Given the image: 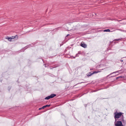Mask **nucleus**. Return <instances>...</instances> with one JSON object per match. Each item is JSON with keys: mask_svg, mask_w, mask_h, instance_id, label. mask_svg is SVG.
Listing matches in <instances>:
<instances>
[{"mask_svg": "<svg viewBox=\"0 0 126 126\" xmlns=\"http://www.w3.org/2000/svg\"><path fill=\"white\" fill-rule=\"evenodd\" d=\"M6 39H7L8 40L10 41H11L12 38H11V37H9L8 36H7L5 38Z\"/></svg>", "mask_w": 126, "mask_h": 126, "instance_id": "0eeeda50", "label": "nucleus"}, {"mask_svg": "<svg viewBox=\"0 0 126 126\" xmlns=\"http://www.w3.org/2000/svg\"><path fill=\"white\" fill-rule=\"evenodd\" d=\"M100 72V71H94L93 72V74H94L95 73H97L99 72Z\"/></svg>", "mask_w": 126, "mask_h": 126, "instance_id": "9b49d317", "label": "nucleus"}, {"mask_svg": "<svg viewBox=\"0 0 126 126\" xmlns=\"http://www.w3.org/2000/svg\"><path fill=\"white\" fill-rule=\"evenodd\" d=\"M110 30L109 29H106L104 30V32H110Z\"/></svg>", "mask_w": 126, "mask_h": 126, "instance_id": "9d476101", "label": "nucleus"}, {"mask_svg": "<svg viewBox=\"0 0 126 126\" xmlns=\"http://www.w3.org/2000/svg\"><path fill=\"white\" fill-rule=\"evenodd\" d=\"M11 88H9V91L10 90V89Z\"/></svg>", "mask_w": 126, "mask_h": 126, "instance_id": "a878e982", "label": "nucleus"}, {"mask_svg": "<svg viewBox=\"0 0 126 126\" xmlns=\"http://www.w3.org/2000/svg\"><path fill=\"white\" fill-rule=\"evenodd\" d=\"M120 23L122 24L123 25L125 24V23Z\"/></svg>", "mask_w": 126, "mask_h": 126, "instance_id": "aec40b11", "label": "nucleus"}, {"mask_svg": "<svg viewBox=\"0 0 126 126\" xmlns=\"http://www.w3.org/2000/svg\"><path fill=\"white\" fill-rule=\"evenodd\" d=\"M45 100H48L49 99V98L48 97V96H47L45 98Z\"/></svg>", "mask_w": 126, "mask_h": 126, "instance_id": "ddd939ff", "label": "nucleus"}, {"mask_svg": "<svg viewBox=\"0 0 126 126\" xmlns=\"http://www.w3.org/2000/svg\"><path fill=\"white\" fill-rule=\"evenodd\" d=\"M79 56L78 54L77 53L76 54L75 57H78Z\"/></svg>", "mask_w": 126, "mask_h": 126, "instance_id": "f3484780", "label": "nucleus"}, {"mask_svg": "<svg viewBox=\"0 0 126 126\" xmlns=\"http://www.w3.org/2000/svg\"><path fill=\"white\" fill-rule=\"evenodd\" d=\"M42 109V107L41 108H39V110H40Z\"/></svg>", "mask_w": 126, "mask_h": 126, "instance_id": "6ab92c4d", "label": "nucleus"}, {"mask_svg": "<svg viewBox=\"0 0 126 126\" xmlns=\"http://www.w3.org/2000/svg\"><path fill=\"white\" fill-rule=\"evenodd\" d=\"M56 95L55 94H52L48 96V97L49 99L50 98H52L56 96Z\"/></svg>", "mask_w": 126, "mask_h": 126, "instance_id": "f03ea898", "label": "nucleus"}, {"mask_svg": "<svg viewBox=\"0 0 126 126\" xmlns=\"http://www.w3.org/2000/svg\"><path fill=\"white\" fill-rule=\"evenodd\" d=\"M93 74V72H89L87 74V75L88 76H90L92 75Z\"/></svg>", "mask_w": 126, "mask_h": 126, "instance_id": "39448f33", "label": "nucleus"}, {"mask_svg": "<svg viewBox=\"0 0 126 126\" xmlns=\"http://www.w3.org/2000/svg\"><path fill=\"white\" fill-rule=\"evenodd\" d=\"M120 39H115V40H117V41H118L119 40H120Z\"/></svg>", "mask_w": 126, "mask_h": 126, "instance_id": "412c9836", "label": "nucleus"}, {"mask_svg": "<svg viewBox=\"0 0 126 126\" xmlns=\"http://www.w3.org/2000/svg\"><path fill=\"white\" fill-rule=\"evenodd\" d=\"M124 58H126V57H124Z\"/></svg>", "mask_w": 126, "mask_h": 126, "instance_id": "c85d7f7f", "label": "nucleus"}, {"mask_svg": "<svg viewBox=\"0 0 126 126\" xmlns=\"http://www.w3.org/2000/svg\"><path fill=\"white\" fill-rule=\"evenodd\" d=\"M80 45L81 46L84 48H85L87 47V45L86 44L84 43H80Z\"/></svg>", "mask_w": 126, "mask_h": 126, "instance_id": "7ed1b4c3", "label": "nucleus"}, {"mask_svg": "<svg viewBox=\"0 0 126 126\" xmlns=\"http://www.w3.org/2000/svg\"><path fill=\"white\" fill-rule=\"evenodd\" d=\"M69 35V34H68L67 35H66V36H68Z\"/></svg>", "mask_w": 126, "mask_h": 126, "instance_id": "393cba45", "label": "nucleus"}, {"mask_svg": "<svg viewBox=\"0 0 126 126\" xmlns=\"http://www.w3.org/2000/svg\"><path fill=\"white\" fill-rule=\"evenodd\" d=\"M103 89V88H101V89H98V90H94L93 91V92H96L98 90H101V89Z\"/></svg>", "mask_w": 126, "mask_h": 126, "instance_id": "f8f14e48", "label": "nucleus"}, {"mask_svg": "<svg viewBox=\"0 0 126 126\" xmlns=\"http://www.w3.org/2000/svg\"><path fill=\"white\" fill-rule=\"evenodd\" d=\"M81 53V51H79L78 52V54H80Z\"/></svg>", "mask_w": 126, "mask_h": 126, "instance_id": "2eb2a0df", "label": "nucleus"}, {"mask_svg": "<svg viewBox=\"0 0 126 126\" xmlns=\"http://www.w3.org/2000/svg\"><path fill=\"white\" fill-rule=\"evenodd\" d=\"M123 19H122V20H116L117 21H118V22H119V21H121L122 20H123Z\"/></svg>", "mask_w": 126, "mask_h": 126, "instance_id": "dca6fc26", "label": "nucleus"}, {"mask_svg": "<svg viewBox=\"0 0 126 126\" xmlns=\"http://www.w3.org/2000/svg\"><path fill=\"white\" fill-rule=\"evenodd\" d=\"M120 61L121 62H122L123 61V60H120Z\"/></svg>", "mask_w": 126, "mask_h": 126, "instance_id": "5701e85b", "label": "nucleus"}, {"mask_svg": "<svg viewBox=\"0 0 126 126\" xmlns=\"http://www.w3.org/2000/svg\"><path fill=\"white\" fill-rule=\"evenodd\" d=\"M59 66V65H56V66H54V67H50V69H52V68H55V67H58Z\"/></svg>", "mask_w": 126, "mask_h": 126, "instance_id": "1a4fd4ad", "label": "nucleus"}, {"mask_svg": "<svg viewBox=\"0 0 126 126\" xmlns=\"http://www.w3.org/2000/svg\"><path fill=\"white\" fill-rule=\"evenodd\" d=\"M123 114V113L120 112H118L117 111L115 112L114 113V118L115 119V121L117 120V119H119L120 118H121L122 117V116H124L122 115V114Z\"/></svg>", "mask_w": 126, "mask_h": 126, "instance_id": "f257e3e1", "label": "nucleus"}, {"mask_svg": "<svg viewBox=\"0 0 126 126\" xmlns=\"http://www.w3.org/2000/svg\"><path fill=\"white\" fill-rule=\"evenodd\" d=\"M44 65H45V67H46L47 66H46V64H44Z\"/></svg>", "mask_w": 126, "mask_h": 126, "instance_id": "b1692460", "label": "nucleus"}, {"mask_svg": "<svg viewBox=\"0 0 126 126\" xmlns=\"http://www.w3.org/2000/svg\"><path fill=\"white\" fill-rule=\"evenodd\" d=\"M119 71H115V72H114L113 73H111L110 74L107 75V77H108L109 76L111 75L112 74H113V73H117Z\"/></svg>", "mask_w": 126, "mask_h": 126, "instance_id": "6e6552de", "label": "nucleus"}, {"mask_svg": "<svg viewBox=\"0 0 126 126\" xmlns=\"http://www.w3.org/2000/svg\"><path fill=\"white\" fill-rule=\"evenodd\" d=\"M50 106V105H47L45 106H43L42 107V109H44L45 108L47 107H49Z\"/></svg>", "mask_w": 126, "mask_h": 126, "instance_id": "423d86ee", "label": "nucleus"}, {"mask_svg": "<svg viewBox=\"0 0 126 126\" xmlns=\"http://www.w3.org/2000/svg\"><path fill=\"white\" fill-rule=\"evenodd\" d=\"M83 83V82H81V83H77V84H76L75 85H74V86H75V85H77V84H79V83Z\"/></svg>", "mask_w": 126, "mask_h": 126, "instance_id": "a211bd4d", "label": "nucleus"}, {"mask_svg": "<svg viewBox=\"0 0 126 126\" xmlns=\"http://www.w3.org/2000/svg\"><path fill=\"white\" fill-rule=\"evenodd\" d=\"M122 77L121 76H119L118 77H117L116 78V79H118L120 78H122Z\"/></svg>", "mask_w": 126, "mask_h": 126, "instance_id": "4468645a", "label": "nucleus"}, {"mask_svg": "<svg viewBox=\"0 0 126 126\" xmlns=\"http://www.w3.org/2000/svg\"><path fill=\"white\" fill-rule=\"evenodd\" d=\"M85 107H87V104H85Z\"/></svg>", "mask_w": 126, "mask_h": 126, "instance_id": "4be33fe9", "label": "nucleus"}, {"mask_svg": "<svg viewBox=\"0 0 126 126\" xmlns=\"http://www.w3.org/2000/svg\"><path fill=\"white\" fill-rule=\"evenodd\" d=\"M112 77V76H111V77Z\"/></svg>", "mask_w": 126, "mask_h": 126, "instance_id": "cd10ccee", "label": "nucleus"}, {"mask_svg": "<svg viewBox=\"0 0 126 126\" xmlns=\"http://www.w3.org/2000/svg\"><path fill=\"white\" fill-rule=\"evenodd\" d=\"M11 37L12 38V39H13L15 38H16V39H17L18 38V36L16 35L15 36H13Z\"/></svg>", "mask_w": 126, "mask_h": 126, "instance_id": "20e7f679", "label": "nucleus"}, {"mask_svg": "<svg viewBox=\"0 0 126 126\" xmlns=\"http://www.w3.org/2000/svg\"><path fill=\"white\" fill-rule=\"evenodd\" d=\"M105 88V89H106V88Z\"/></svg>", "mask_w": 126, "mask_h": 126, "instance_id": "bb28decb", "label": "nucleus"}]
</instances>
